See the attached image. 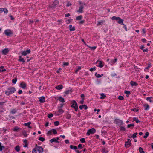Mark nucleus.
Segmentation results:
<instances>
[{
    "label": "nucleus",
    "instance_id": "nucleus-47",
    "mask_svg": "<svg viewBox=\"0 0 153 153\" xmlns=\"http://www.w3.org/2000/svg\"><path fill=\"white\" fill-rule=\"evenodd\" d=\"M95 75L97 78H99L101 77V76H100V75L98 74L97 73H95Z\"/></svg>",
    "mask_w": 153,
    "mask_h": 153
},
{
    "label": "nucleus",
    "instance_id": "nucleus-28",
    "mask_svg": "<svg viewBox=\"0 0 153 153\" xmlns=\"http://www.w3.org/2000/svg\"><path fill=\"white\" fill-rule=\"evenodd\" d=\"M124 93L126 94V96L128 97L129 95L131 94L130 91H126L124 92Z\"/></svg>",
    "mask_w": 153,
    "mask_h": 153
},
{
    "label": "nucleus",
    "instance_id": "nucleus-41",
    "mask_svg": "<svg viewBox=\"0 0 153 153\" xmlns=\"http://www.w3.org/2000/svg\"><path fill=\"white\" fill-rule=\"evenodd\" d=\"M16 112V110L15 109L11 110L10 111V113L12 114H14Z\"/></svg>",
    "mask_w": 153,
    "mask_h": 153
},
{
    "label": "nucleus",
    "instance_id": "nucleus-21",
    "mask_svg": "<svg viewBox=\"0 0 153 153\" xmlns=\"http://www.w3.org/2000/svg\"><path fill=\"white\" fill-rule=\"evenodd\" d=\"M120 17H117L115 16H114L111 18V19L113 20H116L117 21L119 19H120Z\"/></svg>",
    "mask_w": 153,
    "mask_h": 153
},
{
    "label": "nucleus",
    "instance_id": "nucleus-1",
    "mask_svg": "<svg viewBox=\"0 0 153 153\" xmlns=\"http://www.w3.org/2000/svg\"><path fill=\"white\" fill-rule=\"evenodd\" d=\"M16 90L14 87H9L5 92V94L8 96L15 92Z\"/></svg>",
    "mask_w": 153,
    "mask_h": 153
},
{
    "label": "nucleus",
    "instance_id": "nucleus-60",
    "mask_svg": "<svg viewBox=\"0 0 153 153\" xmlns=\"http://www.w3.org/2000/svg\"><path fill=\"white\" fill-rule=\"evenodd\" d=\"M122 25H123V27L125 29V30L126 31H127V28L126 27V25L125 24H124L123 23L122 24Z\"/></svg>",
    "mask_w": 153,
    "mask_h": 153
},
{
    "label": "nucleus",
    "instance_id": "nucleus-24",
    "mask_svg": "<svg viewBox=\"0 0 153 153\" xmlns=\"http://www.w3.org/2000/svg\"><path fill=\"white\" fill-rule=\"evenodd\" d=\"M105 21L104 20H100V21H98V23L97 24V26H99L102 24H103L104 22H105Z\"/></svg>",
    "mask_w": 153,
    "mask_h": 153
},
{
    "label": "nucleus",
    "instance_id": "nucleus-31",
    "mask_svg": "<svg viewBox=\"0 0 153 153\" xmlns=\"http://www.w3.org/2000/svg\"><path fill=\"white\" fill-rule=\"evenodd\" d=\"M72 92V91L71 90H67L65 92V93L67 94H68L70 93H71Z\"/></svg>",
    "mask_w": 153,
    "mask_h": 153
},
{
    "label": "nucleus",
    "instance_id": "nucleus-43",
    "mask_svg": "<svg viewBox=\"0 0 153 153\" xmlns=\"http://www.w3.org/2000/svg\"><path fill=\"white\" fill-rule=\"evenodd\" d=\"M22 134L25 137H27V131L25 130H24L23 131Z\"/></svg>",
    "mask_w": 153,
    "mask_h": 153
},
{
    "label": "nucleus",
    "instance_id": "nucleus-51",
    "mask_svg": "<svg viewBox=\"0 0 153 153\" xmlns=\"http://www.w3.org/2000/svg\"><path fill=\"white\" fill-rule=\"evenodd\" d=\"M53 116V114L52 113H50L48 115V117L49 118H51Z\"/></svg>",
    "mask_w": 153,
    "mask_h": 153
},
{
    "label": "nucleus",
    "instance_id": "nucleus-7",
    "mask_svg": "<svg viewBox=\"0 0 153 153\" xmlns=\"http://www.w3.org/2000/svg\"><path fill=\"white\" fill-rule=\"evenodd\" d=\"M71 107L72 108L78 105L77 102L74 100H72L71 102Z\"/></svg>",
    "mask_w": 153,
    "mask_h": 153
},
{
    "label": "nucleus",
    "instance_id": "nucleus-5",
    "mask_svg": "<svg viewBox=\"0 0 153 153\" xmlns=\"http://www.w3.org/2000/svg\"><path fill=\"white\" fill-rule=\"evenodd\" d=\"M59 4V1L57 0H55L53 4L50 6V7L51 8H56V6Z\"/></svg>",
    "mask_w": 153,
    "mask_h": 153
},
{
    "label": "nucleus",
    "instance_id": "nucleus-39",
    "mask_svg": "<svg viewBox=\"0 0 153 153\" xmlns=\"http://www.w3.org/2000/svg\"><path fill=\"white\" fill-rule=\"evenodd\" d=\"M36 146H35V148L33 149L32 151V153H37V150H36Z\"/></svg>",
    "mask_w": 153,
    "mask_h": 153
},
{
    "label": "nucleus",
    "instance_id": "nucleus-63",
    "mask_svg": "<svg viewBox=\"0 0 153 153\" xmlns=\"http://www.w3.org/2000/svg\"><path fill=\"white\" fill-rule=\"evenodd\" d=\"M141 41L143 43H146V41H147L144 38H143L141 39Z\"/></svg>",
    "mask_w": 153,
    "mask_h": 153
},
{
    "label": "nucleus",
    "instance_id": "nucleus-13",
    "mask_svg": "<svg viewBox=\"0 0 153 153\" xmlns=\"http://www.w3.org/2000/svg\"><path fill=\"white\" fill-rule=\"evenodd\" d=\"M83 6L82 5H81L79 7L78 10L77 11V12L79 13H82L83 12Z\"/></svg>",
    "mask_w": 153,
    "mask_h": 153
},
{
    "label": "nucleus",
    "instance_id": "nucleus-55",
    "mask_svg": "<svg viewBox=\"0 0 153 153\" xmlns=\"http://www.w3.org/2000/svg\"><path fill=\"white\" fill-rule=\"evenodd\" d=\"M87 46L90 48L91 50H94L96 48V46L90 47L88 45Z\"/></svg>",
    "mask_w": 153,
    "mask_h": 153
},
{
    "label": "nucleus",
    "instance_id": "nucleus-45",
    "mask_svg": "<svg viewBox=\"0 0 153 153\" xmlns=\"http://www.w3.org/2000/svg\"><path fill=\"white\" fill-rule=\"evenodd\" d=\"M51 130L53 134L55 135L57 133V131L55 129H52Z\"/></svg>",
    "mask_w": 153,
    "mask_h": 153
},
{
    "label": "nucleus",
    "instance_id": "nucleus-37",
    "mask_svg": "<svg viewBox=\"0 0 153 153\" xmlns=\"http://www.w3.org/2000/svg\"><path fill=\"white\" fill-rule=\"evenodd\" d=\"M152 98V97H148L146 98V100L149 101L150 102H152L153 101L151 100V98Z\"/></svg>",
    "mask_w": 153,
    "mask_h": 153
},
{
    "label": "nucleus",
    "instance_id": "nucleus-18",
    "mask_svg": "<svg viewBox=\"0 0 153 153\" xmlns=\"http://www.w3.org/2000/svg\"><path fill=\"white\" fill-rule=\"evenodd\" d=\"M133 121H135L137 123H138L140 122V121L138 119V118L136 117L133 118Z\"/></svg>",
    "mask_w": 153,
    "mask_h": 153
},
{
    "label": "nucleus",
    "instance_id": "nucleus-40",
    "mask_svg": "<svg viewBox=\"0 0 153 153\" xmlns=\"http://www.w3.org/2000/svg\"><path fill=\"white\" fill-rule=\"evenodd\" d=\"M17 81V78L16 77L14 79H13L12 80V82L13 83L15 84L16 83V81Z\"/></svg>",
    "mask_w": 153,
    "mask_h": 153
},
{
    "label": "nucleus",
    "instance_id": "nucleus-12",
    "mask_svg": "<svg viewBox=\"0 0 153 153\" xmlns=\"http://www.w3.org/2000/svg\"><path fill=\"white\" fill-rule=\"evenodd\" d=\"M130 84L132 86H137L138 85V84L137 83L134 82L133 81H131Z\"/></svg>",
    "mask_w": 153,
    "mask_h": 153
},
{
    "label": "nucleus",
    "instance_id": "nucleus-44",
    "mask_svg": "<svg viewBox=\"0 0 153 153\" xmlns=\"http://www.w3.org/2000/svg\"><path fill=\"white\" fill-rule=\"evenodd\" d=\"M117 58H115L114 59H112L111 61V62L113 64H114L117 62Z\"/></svg>",
    "mask_w": 153,
    "mask_h": 153
},
{
    "label": "nucleus",
    "instance_id": "nucleus-23",
    "mask_svg": "<svg viewBox=\"0 0 153 153\" xmlns=\"http://www.w3.org/2000/svg\"><path fill=\"white\" fill-rule=\"evenodd\" d=\"M69 29L70 31H74L75 30V27H72L71 25H69Z\"/></svg>",
    "mask_w": 153,
    "mask_h": 153
},
{
    "label": "nucleus",
    "instance_id": "nucleus-14",
    "mask_svg": "<svg viewBox=\"0 0 153 153\" xmlns=\"http://www.w3.org/2000/svg\"><path fill=\"white\" fill-rule=\"evenodd\" d=\"M57 100L62 103L65 102L64 99L61 97H58Z\"/></svg>",
    "mask_w": 153,
    "mask_h": 153
},
{
    "label": "nucleus",
    "instance_id": "nucleus-49",
    "mask_svg": "<svg viewBox=\"0 0 153 153\" xmlns=\"http://www.w3.org/2000/svg\"><path fill=\"white\" fill-rule=\"evenodd\" d=\"M54 124L55 126H58V125H59V123L58 121H56L55 122H54Z\"/></svg>",
    "mask_w": 153,
    "mask_h": 153
},
{
    "label": "nucleus",
    "instance_id": "nucleus-26",
    "mask_svg": "<svg viewBox=\"0 0 153 153\" xmlns=\"http://www.w3.org/2000/svg\"><path fill=\"white\" fill-rule=\"evenodd\" d=\"M58 111L59 113H60V114H58V115H59L60 114H61L62 113L64 112V111L62 109H60L58 108Z\"/></svg>",
    "mask_w": 153,
    "mask_h": 153
},
{
    "label": "nucleus",
    "instance_id": "nucleus-32",
    "mask_svg": "<svg viewBox=\"0 0 153 153\" xmlns=\"http://www.w3.org/2000/svg\"><path fill=\"white\" fill-rule=\"evenodd\" d=\"M139 150L140 153H145L143 149L142 148L140 147L139 148Z\"/></svg>",
    "mask_w": 153,
    "mask_h": 153
},
{
    "label": "nucleus",
    "instance_id": "nucleus-48",
    "mask_svg": "<svg viewBox=\"0 0 153 153\" xmlns=\"http://www.w3.org/2000/svg\"><path fill=\"white\" fill-rule=\"evenodd\" d=\"M71 117V115L69 113H67L66 114V118L67 119H69Z\"/></svg>",
    "mask_w": 153,
    "mask_h": 153
},
{
    "label": "nucleus",
    "instance_id": "nucleus-36",
    "mask_svg": "<svg viewBox=\"0 0 153 153\" xmlns=\"http://www.w3.org/2000/svg\"><path fill=\"white\" fill-rule=\"evenodd\" d=\"M137 132L134 133L133 135L131 136V137L133 138L134 139L136 137H137Z\"/></svg>",
    "mask_w": 153,
    "mask_h": 153
},
{
    "label": "nucleus",
    "instance_id": "nucleus-29",
    "mask_svg": "<svg viewBox=\"0 0 153 153\" xmlns=\"http://www.w3.org/2000/svg\"><path fill=\"white\" fill-rule=\"evenodd\" d=\"M19 59L18 60L20 62H22L23 63L25 62V61L23 58H22L21 56H19Z\"/></svg>",
    "mask_w": 153,
    "mask_h": 153
},
{
    "label": "nucleus",
    "instance_id": "nucleus-10",
    "mask_svg": "<svg viewBox=\"0 0 153 153\" xmlns=\"http://www.w3.org/2000/svg\"><path fill=\"white\" fill-rule=\"evenodd\" d=\"M45 97L44 96H42L39 98V101L41 103H44L45 102Z\"/></svg>",
    "mask_w": 153,
    "mask_h": 153
},
{
    "label": "nucleus",
    "instance_id": "nucleus-3",
    "mask_svg": "<svg viewBox=\"0 0 153 153\" xmlns=\"http://www.w3.org/2000/svg\"><path fill=\"white\" fill-rule=\"evenodd\" d=\"M96 132V130L95 129L92 128V129L89 130L86 133L87 135H89L91 134H93L95 133Z\"/></svg>",
    "mask_w": 153,
    "mask_h": 153
},
{
    "label": "nucleus",
    "instance_id": "nucleus-2",
    "mask_svg": "<svg viewBox=\"0 0 153 153\" xmlns=\"http://www.w3.org/2000/svg\"><path fill=\"white\" fill-rule=\"evenodd\" d=\"M114 123L115 124L119 125H122L123 124L122 120L117 119H116L114 120Z\"/></svg>",
    "mask_w": 153,
    "mask_h": 153
},
{
    "label": "nucleus",
    "instance_id": "nucleus-11",
    "mask_svg": "<svg viewBox=\"0 0 153 153\" xmlns=\"http://www.w3.org/2000/svg\"><path fill=\"white\" fill-rule=\"evenodd\" d=\"M9 50L8 48H5L2 51V54L4 55H6L9 52Z\"/></svg>",
    "mask_w": 153,
    "mask_h": 153
},
{
    "label": "nucleus",
    "instance_id": "nucleus-46",
    "mask_svg": "<svg viewBox=\"0 0 153 153\" xmlns=\"http://www.w3.org/2000/svg\"><path fill=\"white\" fill-rule=\"evenodd\" d=\"M31 123L30 122H28L27 123H24V125L25 126H28Z\"/></svg>",
    "mask_w": 153,
    "mask_h": 153
},
{
    "label": "nucleus",
    "instance_id": "nucleus-61",
    "mask_svg": "<svg viewBox=\"0 0 153 153\" xmlns=\"http://www.w3.org/2000/svg\"><path fill=\"white\" fill-rule=\"evenodd\" d=\"M52 132V131L51 130L49 131L47 133V135H51V134Z\"/></svg>",
    "mask_w": 153,
    "mask_h": 153
},
{
    "label": "nucleus",
    "instance_id": "nucleus-6",
    "mask_svg": "<svg viewBox=\"0 0 153 153\" xmlns=\"http://www.w3.org/2000/svg\"><path fill=\"white\" fill-rule=\"evenodd\" d=\"M131 140L128 139H127V141H126L125 142V146L126 147L128 148L129 147V146H131Z\"/></svg>",
    "mask_w": 153,
    "mask_h": 153
},
{
    "label": "nucleus",
    "instance_id": "nucleus-34",
    "mask_svg": "<svg viewBox=\"0 0 153 153\" xmlns=\"http://www.w3.org/2000/svg\"><path fill=\"white\" fill-rule=\"evenodd\" d=\"M149 133L148 132H146L145 133V135L143 136V138L145 139L149 135Z\"/></svg>",
    "mask_w": 153,
    "mask_h": 153
},
{
    "label": "nucleus",
    "instance_id": "nucleus-8",
    "mask_svg": "<svg viewBox=\"0 0 153 153\" xmlns=\"http://www.w3.org/2000/svg\"><path fill=\"white\" fill-rule=\"evenodd\" d=\"M4 33L7 36H10L12 34V33L11 30L9 29L5 30L4 32Z\"/></svg>",
    "mask_w": 153,
    "mask_h": 153
},
{
    "label": "nucleus",
    "instance_id": "nucleus-64",
    "mask_svg": "<svg viewBox=\"0 0 153 153\" xmlns=\"http://www.w3.org/2000/svg\"><path fill=\"white\" fill-rule=\"evenodd\" d=\"M21 54H22V55L25 56H26L27 55L25 51L22 52L21 53Z\"/></svg>",
    "mask_w": 153,
    "mask_h": 153
},
{
    "label": "nucleus",
    "instance_id": "nucleus-9",
    "mask_svg": "<svg viewBox=\"0 0 153 153\" xmlns=\"http://www.w3.org/2000/svg\"><path fill=\"white\" fill-rule=\"evenodd\" d=\"M19 86L22 89H25L26 87V84L24 82H22L20 83Z\"/></svg>",
    "mask_w": 153,
    "mask_h": 153
},
{
    "label": "nucleus",
    "instance_id": "nucleus-57",
    "mask_svg": "<svg viewBox=\"0 0 153 153\" xmlns=\"http://www.w3.org/2000/svg\"><path fill=\"white\" fill-rule=\"evenodd\" d=\"M108 152V151L105 149H103L102 150V152L104 153H107Z\"/></svg>",
    "mask_w": 153,
    "mask_h": 153
},
{
    "label": "nucleus",
    "instance_id": "nucleus-54",
    "mask_svg": "<svg viewBox=\"0 0 153 153\" xmlns=\"http://www.w3.org/2000/svg\"><path fill=\"white\" fill-rule=\"evenodd\" d=\"M80 141L81 143H84L85 142V139L84 138H82L80 139Z\"/></svg>",
    "mask_w": 153,
    "mask_h": 153
},
{
    "label": "nucleus",
    "instance_id": "nucleus-22",
    "mask_svg": "<svg viewBox=\"0 0 153 153\" xmlns=\"http://www.w3.org/2000/svg\"><path fill=\"white\" fill-rule=\"evenodd\" d=\"M20 129V128H19L18 126H15L14 127L13 129V131H18Z\"/></svg>",
    "mask_w": 153,
    "mask_h": 153
},
{
    "label": "nucleus",
    "instance_id": "nucleus-62",
    "mask_svg": "<svg viewBox=\"0 0 153 153\" xmlns=\"http://www.w3.org/2000/svg\"><path fill=\"white\" fill-rule=\"evenodd\" d=\"M138 109H137L136 108H134V109H131V110L135 112H137L139 111Z\"/></svg>",
    "mask_w": 153,
    "mask_h": 153
},
{
    "label": "nucleus",
    "instance_id": "nucleus-42",
    "mask_svg": "<svg viewBox=\"0 0 153 153\" xmlns=\"http://www.w3.org/2000/svg\"><path fill=\"white\" fill-rule=\"evenodd\" d=\"M15 149L16 151L18 152L20 150V147L19 146H16L15 147Z\"/></svg>",
    "mask_w": 153,
    "mask_h": 153
},
{
    "label": "nucleus",
    "instance_id": "nucleus-35",
    "mask_svg": "<svg viewBox=\"0 0 153 153\" xmlns=\"http://www.w3.org/2000/svg\"><path fill=\"white\" fill-rule=\"evenodd\" d=\"M3 9H2V12L4 11L5 13H7L8 12V11L6 8H3Z\"/></svg>",
    "mask_w": 153,
    "mask_h": 153
},
{
    "label": "nucleus",
    "instance_id": "nucleus-4",
    "mask_svg": "<svg viewBox=\"0 0 153 153\" xmlns=\"http://www.w3.org/2000/svg\"><path fill=\"white\" fill-rule=\"evenodd\" d=\"M37 148L36 150L38 151L39 153H42L43 152V149L41 146H38L37 144L36 145Z\"/></svg>",
    "mask_w": 153,
    "mask_h": 153
},
{
    "label": "nucleus",
    "instance_id": "nucleus-17",
    "mask_svg": "<svg viewBox=\"0 0 153 153\" xmlns=\"http://www.w3.org/2000/svg\"><path fill=\"white\" fill-rule=\"evenodd\" d=\"M99 65H98V67L100 68H102V67L104 65L102 64V61H99Z\"/></svg>",
    "mask_w": 153,
    "mask_h": 153
},
{
    "label": "nucleus",
    "instance_id": "nucleus-25",
    "mask_svg": "<svg viewBox=\"0 0 153 153\" xmlns=\"http://www.w3.org/2000/svg\"><path fill=\"white\" fill-rule=\"evenodd\" d=\"M144 106L145 107V110H148L149 108V106L148 104H145Z\"/></svg>",
    "mask_w": 153,
    "mask_h": 153
},
{
    "label": "nucleus",
    "instance_id": "nucleus-53",
    "mask_svg": "<svg viewBox=\"0 0 153 153\" xmlns=\"http://www.w3.org/2000/svg\"><path fill=\"white\" fill-rule=\"evenodd\" d=\"M96 69V68L95 67H94L93 68H91L90 69V70L91 71H94Z\"/></svg>",
    "mask_w": 153,
    "mask_h": 153
},
{
    "label": "nucleus",
    "instance_id": "nucleus-50",
    "mask_svg": "<svg viewBox=\"0 0 153 153\" xmlns=\"http://www.w3.org/2000/svg\"><path fill=\"white\" fill-rule=\"evenodd\" d=\"M134 123L131 124H129L127 125V128H130L131 126H134Z\"/></svg>",
    "mask_w": 153,
    "mask_h": 153
},
{
    "label": "nucleus",
    "instance_id": "nucleus-16",
    "mask_svg": "<svg viewBox=\"0 0 153 153\" xmlns=\"http://www.w3.org/2000/svg\"><path fill=\"white\" fill-rule=\"evenodd\" d=\"M50 142L51 143H53V142H56L58 143H59V142L57 140H56L55 138H53L52 139H51L50 140Z\"/></svg>",
    "mask_w": 153,
    "mask_h": 153
},
{
    "label": "nucleus",
    "instance_id": "nucleus-52",
    "mask_svg": "<svg viewBox=\"0 0 153 153\" xmlns=\"http://www.w3.org/2000/svg\"><path fill=\"white\" fill-rule=\"evenodd\" d=\"M39 140L43 142L45 140V139L42 137H40L39 139Z\"/></svg>",
    "mask_w": 153,
    "mask_h": 153
},
{
    "label": "nucleus",
    "instance_id": "nucleus-20",
    "mask_svg": "<svg viewBox=\"0 0 153 153\" xmlns=\"http://www.w3.org/2000/svg\"><path fill=\"white\" fill-rule=\"evenodd\" d=\"M120 17H117L115 16H114L111 18V19L113 20H116L117 21L119 19H120Z\"/></svg>",
    "mask_w": 153,
    "mask_h": 153
},
{
    "label": "nucleus",
    "instance_id": "nucleus-33",
    "mask_svg": "<svg viewBox=\"0 0 153 153\" xmlns=\"http://www.w3.org/2000/svg\"><path fill=\"white\" fill-rule=\"evenodd\" d=\"M82 15H80L76 17V19L77 20H80L82 19Z\"/></svg>",
    "mask_w": 153,
    "mask_h": 153
},
{
    "label": "nucleus",
    "instance_id": "nucleus-58",
    "mask_svg": "<svg viewBox=\"0 0 153 153\" xmlns=\"http://www.w3.org/2000/svg\"><path fill=\"white\" fill-rule=\"evenodd\" d=\"M81 69V67L80 66H78V68L77 69H76V71L75 72V73H76L78 72L79 70Z\"/></svg>",
    "mask_w": 153,
    "mask_h": 153
},
{
    "label": "nucleus",
    "instance_id": "nucleus-38",
    "mask_svg": "<svg viewBox=\"0 0 153 153\" xmlns=\"http://www.w3.org/2000/svg\"><path fill=\"white\" fill-rule=\"evenodd\" d=\"M120 130L121 131H125V128L124 127L121 126H120Z\"/></svg>",
    "mask_w": 153,
    "mask_h": 153
},
{
    "label": "nucleus",
    "instance_id": "nucleus-19",
    "mask_svg": "<svg viewBox=\"0 0 153 153\" xmlns=\"http://www.w3.org/2000/svg\"><path fill=\"white\" fill-rule=\"evenodd\" d=\"M120 17H117L115 16H114L111 18V19L113 20H116L117 21L119 19H120Z\"/></svg>",
    "mask_w": 153,
    "mask_h": 153
},
{
    "label": "nucleus",
    "instance_id": "nucleus-15",
    "mask_svg": "<svg viewBox=\"0 0 153 153\" xmlns=\"http://www.w3.org/2000/svg\"><path fill=\"white\" fill-rule=\"evenodd\" d=\"M63 86L62 85L60 84L56 86L55 88L58 90H61L62 89Z\"/></svg>",
    "mask_w": 153,
    "mask_h": 153
},
{
    "label": "nucleus",
    "instance_id": "nucleus-59",
    "mask_svg": "<svg viewBox=\"0 0 153 153\" xmlns=\"http://www.w3.org/2000/svg\"><path fill=\"white\" fill-rule=\"evenodd\" d=\"M25 51V52L27 54L30 53L31 52L30 50V49H28L26 51Z\"/></svg>",
    "mask_w": 153,
    "mask_h": 153
},
{
    "label": "nucleus",
    "instance_id": "nucleus-56",
    "mask_svg": "<svg viewBox=\"0 0 153 153\" xmlns=\"http://www.w3.org/2000/svg\"><path fill=\"white\" fill-rule=\"evenodd\" d=\"M118 99L120 100H123L124 99V98L123 96L120 95L118 97Z\"/></svg>",
    "mask_w": 153,
    "mask_h": 153
},
{
    "label": "nucleus",
    "instance_id": "nucleus-30",
    "mask_svg": "<svg viewBox=\"0 0 153 153\" xmlns=\"http://www.w3.org/2000/svg\"><path fill=\"white\" fill-rule=\"evenodd\" d=\"M120 19L117 21V22L120 24H122L123 23V20L121 19L120 18Z\"/></svg>",
    "mask_w": 153,
    "mask_h": 153
},
{
    "label": "nucleus",
    "instance_id": "nucleus-27",
    "mask_svg": "<svg viewBox=\"0 0 153 153\" xmlns=\"http://www.w3.org/2000/svg\"><path fill=\"white\" fill-rule=\"evenodd\" d=\"M101 97H100V99H104L106 97V96L103 93H102L100 94Z\"/></svg>",
    "mask_w": 153,
    "mask_h": 153
}]
</instances>
